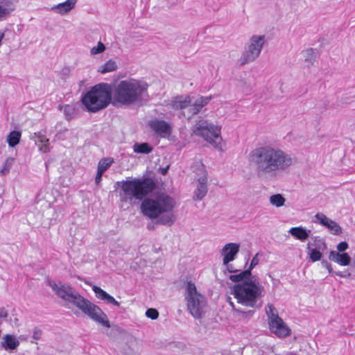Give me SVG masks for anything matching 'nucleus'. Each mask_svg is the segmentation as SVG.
<instances>
[{
	"instance_id": "1",
	"label": "nucleus",
	"mask_w": 355,
	"mask_h": 355,
	"mask_svg": "<svg viewBox=\"0 0 355 355\" xmlns=\"http://www.w3.org/2000/svg\"><path fill=\"white\" fill-rule=\"evenodd\" d=\"M249 161L261 178H275L288 170L294 163L291 155L271 146H261L252 150Z\"/></svg>"
},
{
	"instance_id": "2",
	"label": "nucleus",
	"mask_w": 355,
	"mask_h": 355,
	"mask_svg": "<svg viewBox=\"0 0 355 355\" xmlns=\"http://www.w3.org/2000/svg\"><path fill=\"white\" fill-rule=\"evenodd\" d=\"M49 286L58 297L74 305L97 323L107 328L110 327L107 315L98 306L83 297L70 285L49 282Z\"/></svg>"
},
{
	"instance_id": "3",
	"label": "nucleus",
	"mask_w": 355,
	"mask_h": 355,
	"mask_svg": "<svg viewBox=\"0 0 355 355\" xmlns=\"http://www.w3.org/2000/svg\"><path fill=\"white\" fill-rule=\"evenodd\" d=\"M176 205L173 197L162 193L145 198L141 204V211L150 219L157 218L160 223L171 225L175 220L173 210Z\"/></svg>"
},
{
	"instance_id": "4",
	"label": "nucleus",
	"mask_w": 355,
	"mask_h": 355,
	"mask_svg": "<svg viewBox=\"0 0 355 355\" xmlns=\"http://www.w3.org/2000/svg\"><path fill=\"white\" fill-rule=\"evenodd\" d=\"M119 196L121 207L132 205L135 200H142L155 188L153 180L148 178H133L117 182Z\"/></svg>"
},
{
	"instance_id": "5",
	"label": "nucleus",
	"mask_w": 355,
	"mask_h": 355,
	"mask_svg": "<svg viewBox=\"0 0 355 355\" xmlns=\"http://www.w3.org/2000/svg\"><path fill=\"white\" fill-rule=\"evenodd\" d=\"M148 85L137 79H128L120 81L115 87L113 101L121 105L129 106L140 102L147 92Z\"/></svg>"
},
{
	"instance_id": "6",
	"label": "nucleus",
	"mask_w": 355,
	"mask_h": 355,
	"mask_svg": "<svg viewBox=\"0 0 355 355\" xmlns=\"http://www.w3.org/2000/svg\"><path fill=\"white\" fill-rule=\"evenodd\" d=\"M245 280L236 282L232 288V294L239 304L255 308L258 300L262 296L263 287L256 279Z\"/></svg>"
},
{
	"instance_id": "7",
	"label": "nucleus",
	"mask_w": 355,
	"mask_h": 355,
	"mask_svg": "<svg viewBox=\"0 0 355 355\" xmlns=\"http://www.w3.org/2000/svg\"><path fill=\"white\" fill-rule=\"evenodd\" d=\"M112 101V89L107 83L92 87L81 98V102L88 112H97L105 109Z\"/></svg>"
},
{
	"instance_id": "8",
	"label": "nucleus",
	"mask_w": 355,
	"mask_h": 355,
	"mask_svg": "<svg viewBox=\"0 0 355 355\" xmlns=\"http://www.w3.org/2000/svg\"><path fill=\"white\" fill-rule=\"evenodd\" d=\"M192 133L201 137L215 148L223 149V140L221 137V125L200 118L193 125Z\"/></svg>"
},
{
	"instance_id": "9",
	"label": "nucleus",
	"mask_w": 355,
	"mask_h": 355,
	"mask_svg": "<svg viewBox=\"0 0 355 355\" xmlns=\"http://www.w3.org/2000/svg\"><path fill=\"white\" fill-rule=\"evenodd\" d=\"M185 299L190 313L195 318H200L206 311L207 300L191 282H187L185 286Z\"/></svg>"
},
{
	"instance_id": "10",
	"label": "nucleus",
	"mask_w": 355,
	"mask_h": 355,
	"mask_svg": "<svg viewBox=\"0 0 355 355\" xmlns=\"http://www.w3.org/2000/svg\"><path fill=\"white\" fill-rule=\"evenodd\" d=\"M266 42V38L264 35L251 36L239 60L240 64L243 65L256 60L259 57Z\"/></svg>"
},
{
	"instance_id": "11",
	"label": "nucleus",
	"mask_w": 355,
	"mask_h": 355,
	"mask_svg": "<svg viewBox=\"0 0 355 355\" xmlns=\"http://www.w3.org/2000/svg\"><path fill=\"white\" fill-rule=\"evenodd\" d=\"M240 250V244L236 243H229L225 244L220 251V254L222 257L223 265L225 267V270L229 273L236 274L239 272L235 266L231 263L233 261Z\"/></svg>"
},
{
	"instance_id": "12",
	"label": "nucleus",
	"mask_w": 355,
	"mask_h": 355,
	"mask_svg": "<svg viewBox=\"0 0 355 355\" xmlns=\"http://www.w3.org/2000/svg\"><path fill=\"white\" fill-rule=\"evenodd\" d=\"M315 223L325 227L334 235L339 236L342 234L343 230L338 223L331 220L323 213L319 212L315 215Z\"/></svg>"
},
{
	"instance_id": "13",
	"label": "nucleus",
	"mask_w": 355,
	"mask_h": 355,
	"mask_svg": "<svg viewBox=\"0 0 355 355\" xmlns=\"http://www.w3.org/2000/svg\"><path fill=\"white\" fill-rule=\"evenodd\" d=\"M268 326L270 332L279 338H283L291 335V329L280 317L270 320L268 322Z\"/></svg>"
},
{
	"instance_id": "14",
	"label": "nucleus",
	"mask_w": 355,
	"mask_h": 355,
	"mask_svg": "<svg viewBox=\"0 0 355 355\" xmlns=\"http://www.w3.org/2000/svg\"><path fill=\"white\" fill-rule=\"evenodd\" d=\"M259 258L258 254H257L251 260L250 265L248 269L241 271L239 270V272L236 274L230 275L229 279L232 282H243L245 279H248L251 276V270L259 263Z\"/></svg>"
},
{
	"instance_id": "15",
	"label": "nucleus",
	"mask_w": 355,
	"mask_h": 355,
	"mask_svg": "<svg viewBox=\"0 0 355 355\" xmlns=\"http://www.w3.org/2000/svg\"><path fill=\"white\" fill-rule=\"evenodd\" d=\"M77 0H67L64 2L53 6L51 11L60 15L69 14L76 6Z\"/></svg>"
},
{
	"instance_id": "16",
	"label": "nucleus",
	"mask_w": 355,
	"mask_h": 355,
	"mask_svg": "<svg viewBox=\"0 0 355 355\" xmlns=\"http://www.w3.org/2000/svg\"><path fill=\"white\" fill-rule=\"evenodd\" d=\"M19 343V340L16 336L6 334L2 337L0 345L6 351H13L18 347Z\"/></svg>"
},
{
	"instance_id": "17",
	"label": "nucleus",
	"mask_w": 355,
	"mask_h": 355,
	"mask_svg": "<svg viewBox=\"0 0 355 355\" xmlns=\"http://www.w3.org/2000/svg\"><path fill=\"white\" fill-rule=\"evenodd\" d=\"M150 127L154 130L157 133L161 135H170L171 127L169 123L162 120H152L149 122Z\"/></svg>"
},
{
	"instance_id": "18",
	"label": "nucleus",
	"mask_w": 355,
	"mask_h": 355,
	"mask_svg": "<svg viewBox=\"0 0 355 355\" xmlns=\"http://www.w3.org/2000/svg\"><path fill=\"white\" fill-rule=\"evenodd\" d=\"M329 259L342 266H348L351 261V257L347 253H339L334 250L330 252Z\"/></svg>"
},
{
	"instance_id": "19",
	"label": "nucleus",
	"mask_w": 355,
	"mask_h": 355,
	"mask_svg": "<svg viewBox=\"0 0 355 355\" xmlns=\"http://www.w3.org/2000/svg\"><path fill=\"white\" fill-rule=\"evenodd\" d=\"M211 96H201L189 105V112L193 116L197 114L201 109L211 101Z\"/></svg>"
},
{
	"instance_id": "20",
	"label": "nucleus",
	"mask_w": 355,
	"mask_h": 355,
	"mask_svg": "<svg viewBox=\"0 0 355 355\" xmlns=\"http://www.w3.org/2000/svg\"><path fill=\"white\" fill-rule=\"evenodd\" d=\"M302 61L306 67L313 66L316 61V52L313 48H306L301 52Z\"/></svg>"
},
{
	"instance_id": "21",
	"label": "nucleus",
	"mask_w": 355,
	"mask_h": 355,
	"mask_svg": "<svg viewBox=\"0 0 355 355\" xmlns=\"http://www.w3.org/2000/svg\"><path fill=\"white\" fill-rule=\"evenodd\" d=\"M33 138L35 139V144L39 147L40 152L46 153L51 150L49 139L45 135L40 132L35 133Z\"/></svg>"
},
{
	"instance_id": "22",
	"label": "nucleus",
	"mask_w": 355,
	"mask_h": 355,
	"mask_svg": "<svg viewBox=\"0 0 355 355\" xmlns=\"http://www.w3.org/2000/svg\"><path fill=\"white\" fill-rule=\"evenodd\" d=\"M191 104L189 96H176L169 103V106L176 110H184Z\"/></svg>"
},
{
	"instance_id": "23",
	"label": "nucleus",
	"mask_w": 355,
	"mask_h": 355,
	"mask_svg": "<svg viewBox=\"0 0 355 355\" xmlns=\"http://www.w3.org/2000/svg\"><path fill=\"white\" fill-rule=\"evenodd\" d=\"M92 290L96 294V297L107 303L112 304L116 306H119L120 304L115 299L97 286H93Z\"/></svg>"
},
{
	"instance_id": "24",
	"label": "nucleus",
	"mask_w": 355,
	"mask_h": 355,
	"mask_svg": "<svg viewBox=\"0 0 355 355\" xmlns=\"http://www.w3.org/2000/svg\"><path fill=\"white\" fill-rule=\"evenodd\" d=\"M288 232L295 239L304 242L309 236L311 230H306L305 227L300 226L291 227Z\"/></svg>"
},
{
	"instance_id": "25",
	"label": "nucleus",
	"mask_w": 355,
	"mask_h": 355,
	"mask_svg": "<svg viewBox=\"0 0 355 355\" xmlns=\"http://www.w3.org/2000/svg\"><path fill=\"white\" fill-rule=\"evenodd\" d=\"M207 178H202V179H198V184L197 189L194 191L193 199L196 200H202L207 193Z\"/></svg>"
},
{
	"instance_id": "26",
	"label": "nucleus",
	"mask_w": 355,
	"mask_h": 355,
	"mask_svg": "<svg viewBox=\"0 0 355 355\" xmlns=\"http://www.w3.org/2000/svg\"><path fill=\"white\" fill-rule=\"evenodd\" d=\"M15 9V6L11 0L0 1V20L9 15Z\"/></svg>"
},
{
	"instance_id": "27",
	"label": "nucleus",
	"mask_w": 355,
	"mask_h": 355,
	"mask_svg": "<svg viewBox=\"0 0 355 355\" xmlns=\"http://www.w3.org/2000/svg\"><path fill=\"white\" fill-rule=\"evenodd\" d=\"M118 69V64L116 60L112 58L107 60L103 64H101L97 71L101 74H105L107 73L113 72L116 71Z\"/></svg>"
},
{
	"instance_id": "28",
	"label": "nucleus",
	"mask_w": 355,
	"mask_h": 355,
	"mask_svg": "<svg viewBox=\"0 0 355 355\" xmlns=\"http://www.w3.org/2000/svg\"><path fill=\"white\" fill-rule=\"evenodd\" d=\"M60 110H63L66 119L71 120L74 118L77 113L75 105H59Z\"/></svg>"
},
{
	"instance_id": "29",
	"label": "nucleus",
	"mask_w": 355,
	"mask_h": 355,
	"mask_svg": "<svg viewBox=\"0 0 355 355\" xmlns=\"http://www.w3.org/2000/svg\"><path fill=\"white\" fill-rule=\"evenodd\" d=\"M21 136V133L19 131L14 130L10 132L6 139L8 146L10 147L17 146L20 141Z\"/></svg>"
},
{
	"instance_id": "30",
	"label": "nucleus",
	"mask_w": 355,
	"mask_h": 355,
	"mask_svg": "<svg viewBox=\"0 0 355 355\" xmlns=\"http://www.w3.org/2000/svg\"><path fill=\"white\" fill-rule=\"evenodd\" d=\"M269 202L271 205L279 208L285 205L286 198L282 194L276 193L270 196Z\"/></svg>"
},
{
	"instance_id": "31",
	"label": "nucleus",
	"mask_w": 355,
	"mask_h": 355,
	"mask_svg": "<svg viewBox=\"0 0 355 355\" xmlns=\"http://www.w3.org/2000/svg\"><path fill=\"white\" fill-rule=\"evenodd\" d=\"M192 168L193 171L198 176V179H202V178H207V172L205 166L200 161L196 162L193 166Z\"/></svg>"
},
{
	"instance_id": "32",
	"label": "nucleus",
	"mask_w": 355,
	"mask_h": 355,
	"mask_svg": "<svg viewBox=\"0 0 355 355\" xmlns=\"http://www.w3.org/2000/svg\"><path fill=\"white\" fill-rule=\"evenodd\" d=\"M114 162V159L112 157H105L101 159L98 164L97 171L104 173Z\"/></svg>"
},
{
	"instance_id": "33",
	"label": "nucleus",
	"mask_w": 355,
	"mask_h": 355,
	"mask_svg": "<svg viewBox=\"0 0 355 355\" xmlns=\"http://www.w3.org/2000/svg\"><path fill=\"white\" fill-rule=\"evenodd\" d=\"M134 152L137 153H150L153 150V148L147 143L135 144L133 146Z\"/></svg>"
},
{
	"instance_id": "34",
	"label": "nucleus",
	"mask_w": 355,
	"mask_h": 355,
	"mask_svg": "<svg viewBox=\"0 0 355 355\" xmlns=\"http://www.w3.org/2000/svg\"><path fill=\"white\" fill-rule=\"evenodd\" d=\"M106 50L105 45L101 41L98 42L97 44L92 47L89 50V55L91 56H96L101 54Z\"/></svg>"
},
{
	"instance_id": "35",
	"label": "nucleus",
	"mask_w": 355,
	"mask_h": 355,
	"mask_svg": "<svg viewBox=\"0 0 355 355\" xmlns=\"http://www.w3.org/2000/svg\"><path fill=\"white\" fill-rule=\"evenodd\" d=\"M13 163L14 158L8 157L3 162L1 168H0V175L3 176L8 174Z\"/></svg>"
},
{
	"instance_id": "36",
	"label": "nucleus",
	"mask_w": 355,
	"mask_h": 355,
	"mask_svg": "<svg viewBox=\"0 0 355 355\" xmlns=\"http://www.w3.org/2000/svg\"><path fill=\"white\" fill-rule=\"evenodd\" d=\"M265 309L267 316L268 318V322L270 320L276 319V318L279 317L276 309L272 304L266 305Z\"/></svg>"
},
{
	"instance_id": "37",
	"label": "nucleus",
	"mask_w": 355,
	"mask_h": 355,
	"mask_svg": "<svg viewBox=\"0 0 355 355\" xmlns=\"http://www.w3.org/2000/svg\"><path fill=\"white\" fill-rule=\"evenodd\" d=\"M229 303L232 308L234 313L242 315L243 317L251 316L254 313L253 311H243L239 309H236L235 304L232 302L231 298L229 299Z\"/></svg>"
},
{
	"instance_id": "38",
	"label": "nucleus",
	"mask_w": 355,
	"mask_h": 355,
	"mask_svg": "<svg viewBox=\"0 0 355 355\" xmlns=\"http://www.w3.org/2000/svg\"><path fill=\"white\" fill-rule=\"evenodd\" d=\"M146 316L152 320H155L159 316V312L155 309H148L146 311Z\"/></svg>"
},
{
	"instance_id": "39",
	"label": "nucleus",
	"mask_w": 355,
	"mask_h": 355,
	"mask_svg": "<svg viewBox=\"0 0 355 355\" xmlns=\"http://www.w3.org/2000/svg\"><path fill=\"white\" fill-rule=\"evenodd\" d=\"M321 257H322V254L319 250H318L316 249L311 250V252L310 253V259L313 261H319L321 259Z\"/></svg>"
},
{
	"instance_id": "40",
	"label": "nucleus",
	"mask_w": 355,
	"mask_h": 355,
	"mask_svg": "<svg viewBox=\"0 0 355 355\" xmlns=\"http://www.w3.org/2000/svg\"><path fill=\"white\" fill-rule=\"evenodd\" d=\"M41 336L42 331L38 329H35L33 332L31 343H35L38 340L41 338Z\"/></svg>"
},
{
	"instance_id": "41",
	"label": "nucleus",
	"mask_w": 355,
	"mask_h": 355,
	"mask_svg": "<svg viewBox=\"0 0 355 355\" xmlns=\"http://www.w3.org/2000/svg\"><path fill=\"white\" fill-rule=\"evenodd\" d=\"M349 245L347 242L343 241L337 245L336 249L339 253H343L347 248Z\"/></svg>"
},
{
	"instance_id": "42",
	"label": "nucleus",
	"mask_w": 355,
	"mask_h": 355,
	"mask_svg": "<svg viewBox=\"0 0 355 355\" xmlns=\"http://www.w3.org/2000/svg\"><path fill=\"white\" fill-rule=\"evenodd\" d=\"M10 324L13 327H18L19 326V319L17 317H13L10 318Z\"/></svg>"
},
{
	"instance_id": "43",
	"label": "nucleus",
	"mask_w": 355,
	"mask_h": 355,
	"mask_svg": "<svg viewBox=\"0 0 355 355\" xmlns=\"http://www.w3.org/2000/svg\"><path fill=\"white\" fill-rule=\"evenodd\" d=\"M102 175H103V173L97 171L96 175L95 178L96 184H98L101 182Z\"/></svg>"
},
{
	"instance_id": "44",
	"label": "nucleus",
	"mask_w": 355,
	"mask_h": 355,
	"mask_svg": "<svg viewBox=\"0 0 355 355\" xmlns=\"http://www.w3.org/2000/svg\"><path fill=\"white\" fill-rule=\"evenodd\" d=\"M7 316H8L7 311L3 308L0 309V319L6 318Z\"/></svg>"
},
{
	"instance_id": "45",
	"label": "nucleus",
	"mask_w": 355,
	"mask_h": 355,
	"mask_svg": "<svg viewBox=\"0 0 355 355\" xmlns=\"http://www.w3.org/2000/svg\"><path fill=\"white\" fill-rule=\"evenodd\" d=\"M168 168V166L166 168H162L161 169L162 174V175H165L167 173Z\"/></svg>"
},
{
	"instance_id": "46",
	"label": "nucleus",
	"mask_w": 355,
	"mask_h": 355,
	"mask_svg": "<svg viewBox=\"0 0 355 355\" xmlns=\"http://www.w3.org/2000/svg\"><path fill=\"white\" fill-rule=\"evenodd\" d=\"M325 267L327 268V269L329 270V272H331L332 269H331V266L329 263H325Z\"/></svg>"
},
{
	"instance_id": "47",
	"label": "nucleus",
	"mask_w": 355,
	"mask_h": 355,
	"mask_svg": "<svg viewBox=\"0 0 355 355\" xmlns=\"http://www.w3.org/2000/svg\"><path fill=\"white\" fill-rule=\"evenodd\" d=\"M338 275H339L340 277H343V275H341V273H337Z\"/></svg>"
}]
</instances>
